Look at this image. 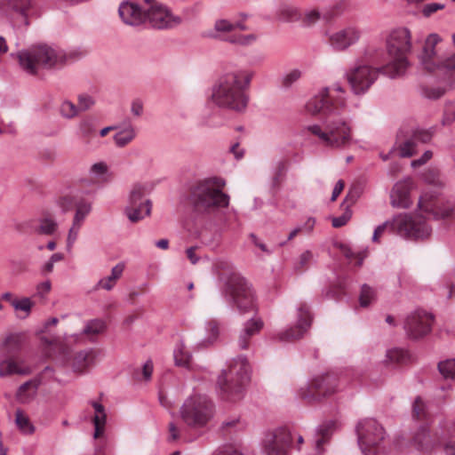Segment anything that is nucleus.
<instances>
[{"label":"nucleus","mask_w":455,"mask_h":455,"mask_svg":"<svg viewBox=\"0 0 455 455\" xmlns=\"http://www.w3.org/2000/svg\"><path fill=\"white\" fill-rule=\"evenodd\" d=\"M72 57V53L66 54L62 50L47 44L36 45L18 53L20 67L31 75L37 74L40 68L61 66Z\"/></svg>","instance_id":"423d86ee"},{"label":"nucleus","mask_w":455,"mask_h":455,"mask_svg":"<svg viewBox=\"0 0 455 455\" xmlns=\"http://www.w3.org/2000/svg\"><path fill=\"white\" fill-rule=\"evenodd\" d=\"M379 73H382L381 68L358 65L349 69L346 76L353 92L362 94L372 85Z\"/></svg>","instance_id":"dca6fc26"},{"label":"nucleus","mask_w":455,"mask_h":455,"mask_svg":"<svg viewBox=\"0 0 455 455\" xmlns=\"http://www.w3.org/2000/svg\"><path fill=\"white\" fill-rule=\"evenodd\" d=\"M173 357L176 365L189 369L191 366L192 355L187 349L183 341H179L174 348Z\"/></svg>","instance_id":"473e14b6"},{"label":"nucleus","mask_w":455,"mask_h":455,"mask_svg":"<svg viewBox=\"0 0 455 455\" xmlns=\"http://www.w3.org/2000/svg\"><path fill=\"white\" fill-rule=\"evenodd\" d=\"M249 373L250 365L245 357L238 356L232 360L218 379L221 398L232 403L240 401L250 379Z\"/></svg>","instance_id":"39448f33"},{"label":"nucleus","mask_w":455,"mask_h":455,"mask_svg":"<svg viewBox=\"0 0 455 455\" xmlns=\"http://www.w3.org/2000/svg\"><path fill=\"white\" fill-rule=\"evenodd\" d=\"M215 29L221 33L219 36L224 41L240 45H250L253 44L257 36L254 34L242 35L241 32L246 29L242 22H231L227 20H220L215 23Z\"/></svg>","instance_id":"a211bd4d"},{"label":"nucleus","mask_w":455,"mask_h":455,"mask_svg":"<svg viewBox=\"0 0 455 455\" xmlns=\"http://www.w3.org/2000/svg\"><path fill=\"white\" fill-rule=\"evenodd\" d=\"M21 344L20 334H11L0 343V378L30 373V367L20 356Z\"/></svg>","instance_id":"6e6552de"},{"label":"nucleus","mask_w":455,"mask_h":455,"mask_svg":"<svg viewBox=\"0 0 455 455\" xmlns=\"http://www.w3.org/2000/svg\"><path fill=\"white\" fill-rule=\"evenodd\" d=\"M435 72L443 76L450 88H455V52L446 58H440Z\"/></svg>","instance_id":"c85d7f7f"},{"label":"nucleus","mask_w":455,"mask_h":455,"mask_svg":"<svg viewBox=\"0 0 455 455\" xmlns=\"http://www.w3.org/2000/svg\"><path fill=\"white\" fill-rule=\"evenodd\" d=\"M412 415L417 419H422L426 416V404L420 397H417L413 403Z\"/></svg>","instance_id":"4d7b16f0"},{"label":"nucleus","mask_w":455,"mask_h":455,"mask_svg":"<svg viewBox=\"0 0 455 455\" xmlns=\"http://www.w3.org/2000/svg\"><path fill=\"white\" fill-rule=\"evenodd\" d=\"M32 6L31 0H2L0 2V15L10 18L12 13H17L27 20ZM26 25H28L27 20Z\"/></svg>","instance_id":"bb28decb"},{"label":"nucleus","mask_w":455,"mask_h":455,"mask_svg":"<svg viewBox=\"0 0 455 455\" xmlns=\"http://www.w3.org/2000/svg\"><path fill=\"white\" fill-rule=\"evenodd\" d=\"M433 321L432 315L416 311L407 317L404 329L411 339H420L430 332Z\"/></svg>","instance_id":"4be33fe9"},{"label":"nucleus","mask_w":455,"mask_h":455,"mask_svg":"<svg viewBox=\"0 0 455 455\" xmlns=\"http://www.w3.org/2000/svg\"><path fill=\"white\" fill-rule=\"evenodd\" d=\"M358 443L364 455L385 454V431L373 419L361 420L356 427Z\"/></svg>","instance_id":"9d476101"},{"label":"nucleus","mask_w":455,"mask_h":455,"mask_svg":"<svg viewBox=\"0 0 455 455\" xmlns=\"http://www.w3.org/2000/svg\"><path fill=\"white\" fill-rule=\"evenodd\" d=\"M414 188V182L408 178L396 182L390 193V204L393 207L406 209L411 204V191Z\"/></svg>","instance_id":"b1692460"},{"label":"nucleus","mask_w":455,"mask_h":455,"mask_svg":"<svg viewBox=\"0 0 455 455\" xmlns=\"http://www.w3.org/2000/svg\"><path fill=\"white\" fill-rule=\"evenodd\" d=\"M60 113L66 118H74L79 114V111L76 105L67 100L61 104Z\"/></svg>","instance_id":"5fc2aeb1"},{"label":"nucleus","mask_w":455,"mask_h":455,"mask_svg":"<svg viewBox=\"0 0 455 455\" xmlns=\"http://www.w3.org/2000/svg\"><path fill=\"white\" fill-rule=\"evenodd\" d=\"M58 228V224L55 220L51 216H44L40 220L37 231L44 235L53 234Z\"/></svg>","instance_id":"79ce46f5"},{"label":"nucleus","mask_w":455,"mask_h":455,"mask_svg":"<svg viewBox=\"0 0 455 455\" xmlns=\"http://www.w3.org/2000/svg\"><path fill=\"white\" fill-rule=\"evenodd\" d=\"M81 228H82V226L72 222V226L70 227V228L68 230V238H67V248L68 251L72 249L74 243H76Z\"/></svg>","instance_id":"bf43d9fd"},{"label":"nucleus","mask_w":455,"mask_h":455,"mask_svg":"<svg viewBox=\"0 0 455 455\" xmlns=\"http://www.w3.org/2000/svg\"><path fill=\"white\" fill-rule=\"evenodd\" d=\"M320 19V12L317 10H312L306 12L303 17L301 16L300 20L305 26H312Z\"/></svg>","instance_id":"052dcab7"},{"label":"nucleus","mask_w":455,"mask_h":455,"mask_svg":"<svg viewBox=\"0 0 455 455\" xmlns=\"http://www.w3.org/2000/svg\"><path fill=\"white\" fill-rule=\"evenodd\" d=\"M151 207V202L144 200V203L127 204L125 213L132 222H138L150 214Z\"/></svg>","instance_id":"7c9ffc66"},{"label":"nucleus","mask_w":455,"mask_h":455,"mask_svg":"<svg viewBox=\"0 0 455 455\" xmlns=\"http://www.w3.org/2000/svg\"><path fill=\"white\" fill-rule=\"evenodd\" d=\"M375 299V291L367 284H363L361 288L359 302L361 307H366Z\"/></svg>","instance_id":"de8ad7c7"},{"label":"nucleus","mask_w":455,"mask_h":455,"mask_svg":"<svg viewBox=\"0 0 455 455\" xmlns=\"http://www.w3.org/2000/svg\"><path fill=\"white\" fill-rule=\"evenodd\" d=\"M438 369L445 379H455V360L450 359L439 363Z\"/></svg>","instance_id":"49530a36"},{"label":"nucleus","mask_w":455,"mask_h":455,"mask_svg":"<svg viewBox=\"0 0 455 455\" xmlns=\"http://www.w3.org/2000/svg\"><path fill=\"white\" fill-rule=\"evenodd\" d=\"M386 230L414 240L428 237L431 233V228L421 214H399L394 217L391 221L377 227L372 236L373 242H379Z\"/></svg>","instance_id":"0eeeda50"},{"label":"nucleus","mask_w":455,"mask_h":455,"mask_svg":"<svg viewBox=\"0 0 455 455\" xmlns=\"http://www.w3.org/2000/svg\"><path fill=\"white\" fill-rule=\"evenodd\" d=\"M338 390V376L334 373L315 378L306 390L301 392L303 399L308 402H318L331 396Z\"/></svg>","instance_id":"f3484780"},{"label":"nucleus","mask_w":455,"mask_h":455,"mask_svg":"<svg viewBox=\"0 0 455 455\" xmlns=\"http://www.w3.org/2000/svg\"><path fill=\"white\" fill-rule=\"evenodd\" d=\"M214 414L213 403L204 395L188 397L180 409V416L184 423L193 428L207 426Z\"/></svg>","instance_id":"1a4fd4ad"},{"label":"nucleus","mask_w":455,"mask_h":455,"mask_svg":"<svg viewBox=\"0 0 455 455\" xmlns=\"http://www.w3.org/2000/svg\"><path fill=\"white\" fill-rule=\"evenodd\" d=\"M361 37V30L356 26H347L335 33L330 38V44L337 51H344L355 44Z\"/></svg>","instance_id":"393cba45"},{"label":"nucleus","mask_w":455,"mask_h":455,"mask_svg":"<svg viewBox=\"0 0 455 455\" xmlns=\"http://www.w3.org/2000/svg\"><path fill=\"white\" fill-rule=\"evenodd\" d=\"M438 443V439L435 435L425 427L418 431L413 437L414 446L423 452L432 451Z\"/></svg>","instance_id":"c756f323"},{"label":"nucleus","mask_w":455,"mask_h":455,"mask_svg":"<svg viewBox=\"0 0 455 455\" xmlns=\"http://www.w3.org/2000/svg\"><path fill=\"white\" fill-rule=\"evenodd\" d=\"M146 193V187L143 184L137 183L134 184L131 189L128 204H134L144 203L143 197Z\"/></svg>","instance_id":"37998d69"},{"label":"nucleus","mask_w":455,"mask_h":455,"mask_svg":"<svg viewBox=\"0 0 455 455\" xmlns=\"http://www.w3.org/2000/svg\"><path fill=\"white\" fill-rule=\"evenodd\" d=\"M225 182L220 178H208L195 183L189 190L188 203L195 213L211 214L229 204V196L223 193Z\"/></svg>","instance_id":"7ed1b4c3"},{"label":"nucleus","mask_w":455,"mask_h":455,"mask_svg":"<svg viewBox=\"0 0 455 455\" xmlns=\"http://www.w3.org/2000/svg\"><path fill=\"white\" fill-rule=\"evenodd\" d=\"M301 76V72L299 69H293L289 72L283 79V85L285 87L291 86L293 83L298 81Z\"/></svg>","instance_id":"e2e57ef3"},{"label":"nucleus","mask_w":455,"mask_h":455,"mask_svg":"<svg viewBox=\"0 0 455 455\" xmlns=\"http://www.w3.org/2000/svg\"><path fill=\"white\" fill-rule=\"evenodd\" d=\"M94 132L92 124L88 119H84L79 124V132L84 139H88Z\"/></svg>","instance_id":"680f3d73"},{"label":"nucleus","mask_w":455,"mask_h":455,"mask_svg":"<svg viewBox=\"0 0 455 455\" xmlns=\"http://www.w3.org/2000/svg\"><path fill=\"white\" fill-rule=\"evenodd\" d=\"M252 76L253 73L246 69H237L224 74L212 89V101L221 108L237 112L244 110L248 103L245 91Z\"/></svg>","instance_id":"f257e3e1"},{"label":"nucleus","mask_w":455,"mask_h":455,"mask_svg":"<svg viewBox=\"0 0 455 455\" xmlns=\"http://www.w3.org/2000/svg\"><path fill=\"white\" fill-rule=\"evenodd\" d=\"M136 135L134 126L128 124L115 134L114 141L117 147L124 148L130 144L136 138Z\"/></svg>","instance_id":"f704fd0d"},{"label":"nucleus","mask_w":455,"mask_h":455,"mask_svg":"<svg viewBox=\"0 0 455 455\" xmlns=\"http://www.w3.org/2000/svg\"><path fill=\"white\" fill-rule=\"evenodd\" d=\"M75 209L76 212L72 222L83 226L84 220L92 211V204L84 199H80Z\"/></svg>","instance_id":"e433bc0d"},{"label":"nucleus","mask_w":455,"mask_h":455,"mask_svg":"<svg viewBox=\"0 0 455 455\" xmlns=\"http://www.w3.org/2000/svg\"><path fill=\"white\" fill-rule=\"evenodd\" d=\"M334 427L335 423L332 421L327 422L321 426V427L318 430L319 437L316 440L317 449H321V447L329 440L332 434Z\"/></svg>","instance_id":"a19ab883"},{"label":"nucleus","mask_w":455,"mask_h":455,"mask_svg":"<svg viewBox=\"0 0 455 455\" xmlns=\"http://www.w3.org/2000/svg\"><path fill=\"white\" fill-rule=\"evenodd\" d=\"M314 255L312 251H304L299 258L297 263H296V269L299 271H304L306 270L310 264L313 262Z\"/></svg>","instance_id":"864d4df0"},{"label":"nucleus","mask_w":455,"mask_h":455,"mask_svg":"<svg viewBox=\"0 0 455 455\" xmlns=\"http://www.w3.org/2000/svg\"><path fill=\"white\" fill-rule=\"evenodd\" d=\"M48 345L50 347L49 356H52V351H58L60 360L75 372H83L94 363L95 353L92 350L80 351L71 355L68 346L57 339H54Z\"/></svg>","instance_id":"4468645a"},{"label":"nucleus","mask_w":455,"mask_h":455,"mask_svg":"<svg viewBox=\"0 0 455 455\" xmlns=\"http://www.w3.org/2000/svg\"><path fill=\"white\" fill-rule=\"evenodd\" d=\"M108 172V166L104 162L93 164L89 171L91 180L95 184H101L107 182L108 180L107 174Z\"/></svg>","instance_id":"c9c22d12"},{"label":"nucleus","mask_w":455,"mask_h":455,"mask_svg":"<svg viewBox=\"0 0 455 455\" xmlns=\"http://www.w3.org/2000/svg\"><path fill=\"white\" fill-rule=\"evenodd\" d=\"M213 455H243L237 449L233 446H225L217 450Z\"/></svg>","instance_id":"774afa93"},{"label":"nucleus","mask_w":455,"mask_h":455,"mask_svg":"<svg viewBox=\"0 0 455 455\" xmlns=\"http://www.w3.org/2000/svg\"><path fill=\"white\" fill-rule=\"evenodd\" d=\"M386 51L389 61L381 67L382 74L397 78L405 75L411 66L409 55L412 51V35L409 28L392 29L386 37Z\"/></svg>","instance_id":"f03ea898"},{"label":"nucleus","mask_w":455,"mask_h":455,"mask_svg":"<svg viewBox=\"0 0 455 455\" xmlns=\"http://www.w3.org/2000/svg\"><path fill=\"white\" fill-rule=\"evenodd\" d=\"M106 323L101 320V319H93V320H91L89 321L84 329V333L90 337V338H93L102 332L105 331L106 330Z\"/></svg>","instance_id":"ea45409f"},{"label":"nucleus","mask_w":455,"mask_h":455,"mask_svg":"<svg viewBox=\"0 0 455 455\" xmlns=\"http://www.w3.org/2000/svg\"><path fill=\"white\" fill-rule=\"evenodd\" d=\"M95 104V100L92 96L87 93H82L77 98V108L79 112H84L90 109Z\"/></svg>","instance_id":"8fccbe9b"},{"label":"nucleus","mask_w":455,"mask_h":455,"mask_svg":"<svg viewBox=\"0 0 455 455\" xmlns=\"http://www.w3.org/2000/svg\"><path fill=\"white\" fill-rule=\"evenodd\" d=\"M442 37L437 34H430L425 40L420 61L423 68L427 72H435L437 62L440 60L437 55L436 45L442 42Z\"/></svg>","instance_id":"5701e85b"},{"label":"nucleus","mask_w":455,"mask_h":455,"mask_svg":"<svg viewBox=\"0 0 455 455\" xmlns=\"http://www.w3.org/2000/svg\"><path fill=\"white\" fill-rule=\"evenodd\" d=\"M304 134L319 145L332 149L347 148L353 140L352 128L342 118L329 117L323 124H314L304 128Z\"/></svg>","instance_id":"20e7f679"},{"label":"nucleus","mask_w":455,"mask_h":455,"mask_svg":"<svg viewBox=\"0 0 455 455\" xmlns=\"http://www.w3.org/2000/svg\"><path fill=\"white\" fill-rule=\"evenodd\" d=\"M35 302L27 297L17 299L13 303V308L16 312H20L18 315L20 318H26L29 315L32 307H34Z\"/></svg>","instance_id":"58836bf2"},{"label":"nucleus","mask_w":455,"mask_h":455,"mask_svg":"<svg viewBox=\"0 0 455 455\" xmlns=\"http://www.w3.org/2000/svg\"><path fill=\"white\" fill-rule=\"evenodd\" d=\"M443 8H444V5L442 4H437V3L428 4L424 6L422 12L425 17H429L430 15H432L438 10H442Z\"/></svg>","instance_id":"338daca9"},{"label":"nucleus","mask_w":455,"mask_h":455,"mask_svg":"<svg viewBox=\"0 0 455 455\" xmlns=\"http://www.w3.org/2000/svg\"><path fill=\"white\" fill-rule=\"evenodd\" d=\"M145 22L156 29H172L182 22V18L174 14L166 5L156 0H144Z\"/></svg>","instance_id":"ddd939ff"},{"label":"nucleus","mask_w":455,"mask_h":455,"mask_svg":"<svg viewBox=\"0 0 455 455\" xmlns=\"http://www.w3.org/2000/svg\"><path fill=\"white\" fill-rule=\"evenodd\" d=\"M79 200L75 196L66 194L61 195L57 199V205L62 210L63 212H68L73 208H76Z\"/></svg>","instance_id":"c03bdc74"},{"label":"nucleus","mask_w":455,"mask_h":455,"mask_svg":"<svg viewBox=\"0 0 455 455\" xmlns=\"http://www.w3.org/2000/svg\"><path fill=\"white\" fill-rule=\"evenodd\" d=\"M92 408L93 410L92 416V422L94 426V439L98 440L95 447V455H107V442L103 439L106 423L107 413L103 404L99 402L92 401Z\"/></svg>","instance_id":"aec40b11"},{"label":"nucleus","mask_w":455,"mask_h":455,"mask_svg":"<svg viewBox=\"0 0 455 455\" xmlns=\"http://www.w3.org/2000/svg\"><path fill=\"white\" fill-rule=\"evenodd\" d=\"M225 292L241 313L256 308L254 292L251 284L239 273L231 271L225 284Z\"/></svg>","instance_id":"9b49d317"},{"label":"nucleus","mask_w":455,"mask_h":455,"mask_svg":"<svg viewBox=\"0 0 455 455\" xmlns=\"http://www.w3.org/2000/svg\"><path fill=\"white\" fill-rule=\"evenodd\" d=\"M120 18L125 24L138 26L145 22L144 3L141 6L132 2L123 3L119 7Z\"/></svg>","instance_id":"a878e982"},{"label":"nucleus","mask_w":455,"mask_h":455,"mask_svg":"<svg viewBox=\"0 0 455 455\" xmlns=\"http://www.w3.org/2000/svg\"><path fill=\"white\" fill-rule=\"evenodd\" d=\"M424 180L429 184L435 185V186H441L443 184L441 179H440V172L439 170L436 168H431L428 169L424 173Z\"/></svg>","instance_id":"6e6d98bb"},{"label":"nucleus","mask_w":455,"mask_h":455,"mask_svg":"<svg viewBox=\"0 0 455 455\" xmlns=\"http://www.w3.org/2000/svg\"><path fill=\"white\" fill-rule=\"evenodd\" d=\"M291 443L290 431L279 427L265 435L263 449L267 455H285Z\"/></svg>","instance_id":"6ab92c4d"},{"label":"nucleus","mask_w":455,"mask_h":455,"mask_svg":"<svg viewBox=\"0 0 455 455\" xmlns=\"http://www.w3.org/2000/svg\"><path fill=\"white\" fill-rule=\"evenodd\" d=\"M411 356L408 351L402 348H392L387 352L386 363L405 365L411 363Z\"/></svg>","instance_id":"72a5a7b5"},{"label":"nucleus","mask_w":455,"mask_h":455,"mask_svg":"<svg viewBox=\"0 0 455 455\" xmlns=\"http://www.w3.org/2000/svg\"><path fill=\"white\" fill-rule=\"evenodd\" d=\"M455 122V110L446 105L442 119V124L444 126L451 125Z\"/></svg>","instance_id":"0e129e2a"},{"label":"nucleus","mask_w":455,"mask_h":455,"mask_svg":"<svg viewBox=\"0 0 455 455\" xmlns=\"http://www.w3.org/2000/svg\"><path fill=\"white\" fill-rule=\"evenodd\" d=\"M39 387V381L31 379L20 387L17 391L16 397L20 403H25L32 400Z\"/></svg>","instance_id":"2f4dec72"},{"label":"nucleus","mask_w":455,"mask_h":455,"mask_svg":"<svg viewBox=\"0 0 455 455\" xmlns=\"http://www.w3.org/2000/svg\"><path fill=\"white\" fill-rule=\"evenodd\" d=\"M299 320L294 327L276 334L275 339L280 341L292 342L300 339L311 325L312 315L306 303H301L298 308Z\"/></svg>","instance_id":"412c9836"},{"label":"nucleus","mask_w":455,"mask_h":455,"mask_svg":"<svg viewBox=\"0 0 455 455\" xmlns=\"http://www.w3.org/2000/svg\"><path fill=\"white\" fill-rule=\"evenodd\" d=\"M432 139L429 131H416L413 135L399 146V154L403 157L412 156L416 153L419 142L427 143Z\"/></svg>","instance_id":"cd10ccee"},{"label":"nucleus","mask_w":455,"mask_h":455,"mask_svg":"<svg viewBox=\"0 0 455 455\" xmlns=\"http://www.w3.org/2000/svg\"><path fill=\"white\" fill-rule=\"evenodd\" d=\"M116 284V282L111 278L110 275L101 278L97 285L96 289H103L106 291L112 290L115 285Z\"/></svg>","instance_id":"69168bd1"},{"label":"nucleus","mask_w":455,"mask_h":455,"mask_svg":"<svg viewBox=\"0 0 455 455\" xmlns=\"http://www.w3.org/2000/svg\"><path fill=\"white\" fill-rule=\"evenodd\" d=\"M152 372L153 363L151 361H148L145 363L140 371H135L134 377L136 379L148 380L151 378Z\"/></svg>","instance_id":"13d9d810"},{"label":"nucleus","mask_w":455,"mask_h":455,"mask_svg":"<svg viewBox=\"0 0 455 455\" xmlns=\"http://www.w3.org/2000/svg\"><path fill=\"white\" fill-rule=\"evenodd\" d=\"M344 92L339 85L325 88L307 104V109L312 115L339 114L345 107Z\"/></svg>","instance_id":"f8f14e48"},{"label":"nucleus","mask_w":455,"mask_h":455,"mask_svg":"<svg viewBox=\"0 0 455 455\" xmlns=\"http://www.w3.org/2000/svg\"><path fill=\"white\" fill-rule=\"evenodd\" d=\"M339 250L340 252L348 259H355V265L361 266L363 263V259L366 257V252H358L354 253L351 249L345 245V244H339Z\"/></svg>","instance_id":"09e8293b"},{"label":"nucleus","mask_w":455,"mask_h":455,"mask_svg":"<svg viewBox=\"0 0 455 455\" xmlns=\"http://www.w3.org/2000/svg\"><path fill=\"white\" fill-rule=\"evenodd\" d=\"M446 90L440 86H426L423 87V95L430 100H437L444 95Z\"/></svg>","instance_id":"603ef678"},{"label":"nucleus","mask_w":455,"mask_h":455,"mask_svg":"<svg viewBox=\"0 0 455 455\" xmlns=\"http://www.w3.org/2000/svg\"><path fill=\"white\" fill-rule=\"evenodd\" d=\"M280 18L287 22L300 20L301 14L299 10L294 6H284L280 11Z\"/></svg>","instance_id":"a18cd8bd"},{"label":"nucleus","mask_w":455,"mask_h":455,"mask_svg":"<svg viewBox=\"0 0 455 455\" xmlns=\"http://www.w3.org/2000/svg\"><path fill=\"white\" fill-rule=\"evenodd\" d=\"M263 327V322L260 319H251L248 321L243 328V332H245L250 337L259 333Z\"/></svg>","instance_id":"3c124183"},{"label":"nucleus","mask_w":455,"mask_h":455,"mask_svg":"<svg viewBox=\"0 0 455 455\" xmlns=\"http://www.w3.org/2000/svg\"><path fill=\"white\" fill-rule=\"evenodd\" d=\"M418 206L421 212L432 216L435 220H455V205L431 193L423 194Z\"/></svg>","instance_id":"2eb2a0df"},{"label":"nucleus","mask_w":455,"mask_h":455,"mask_svg":"<svg viewBox=\"0 0 455 455\" xmlns=\"http://www.w3.org/2000/svg\"><path fill=\"white\" fill-rule=\"evenodd\" d=\"M15 423L20 431L25 435H30L35 430L28 416L21 410L16 411Z\"/></svg>","instance_id":"4c0bfd02"}]
</instances>
